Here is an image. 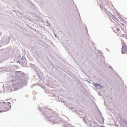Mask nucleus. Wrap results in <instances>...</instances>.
Wrapping results in <instances>:
<instances>
[{
    "label": "nucleus",
    "mask_w": 127,
    "mask_h": 127,
    "mask_svg": "<svg viewBox=\"0 0 127 127\" xmlns=\"http://www.w3.org/2000/svg\"><path fill=\"white\" fill-rule=\"evenodd\" d=\"M2 107V109L0 110V112H5L8 110L11 107L10 103L8 102H4Z\"/></svg>",
    "instance_id": "nucleus-2"
},
{
    "label": "nucleus",
    "mask_w": 127,
    "mask_h": 127,
    "mask_svg": "<svg viewBox=\"0 0 127 127\" xmlns=\"http://www.w3.org/2000/svg\"><path fill=\"white\" fill-rule=\"evenodd\" d=\"M119 24L116 25L113 27V30L115 32L118 33L117 34L119 36H122L124 35V32L123 30H121Z\"/></svg>",
    "instance_id": "nucleus-1"
},
{
    "label": "nucleus",
    "mask_w": 127,
    "mask_h": 127,
    "mask_svg": "<svg viewBox=\"0 0 127 127\" xmlns=\"http://www.w3.org/2000/svg\"><path fill=\"white\" fill-rule=\"evenodd\" d=\"M94 86L95 87L97 85H99L98 84H94Z\"/></svg>",
    "instance_id": "nucleus-4"
},
{
    "label": "nucleus",
    "mask_w": 127,
    "mask_h": 127,
    "mask_svg": "<svg viewBox=\"0 0 127 127\" xmlns=\"http://www.w3.org/2000/svg\"><path fill=\"white\" fill-rule=\"evenodd\" d=\"M127 47L126 46H124L122 48V52L123 54L126 53V51Z\"/></svg>",
    "instance_id": "nucleus-3"
}]
</instances>
